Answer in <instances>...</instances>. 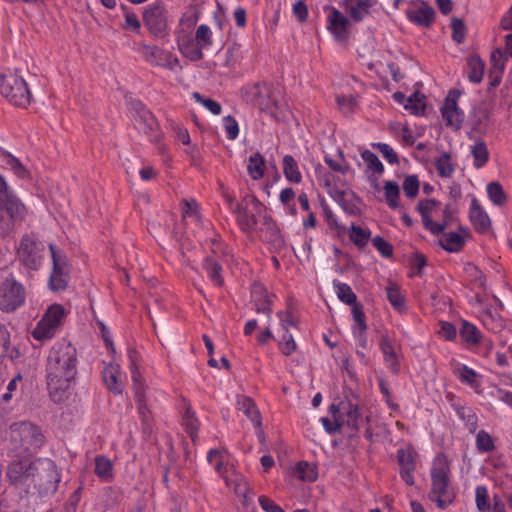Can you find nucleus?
I'll return each mask as SVG.
<instances>
[{"mask_svg":"<svg viewBox=\"0 0 512 512\" xmlns=\"http://www.w3.org/2000/svg\"><path fill=\"white\" fill-rule=\"evenodd\" d=\"M247 171L254 180H258L264 176L265 159L259 152H256L249 157Z\"/></svg>","mask_w":512,"mask_h":512,"instance_id":"37","label":"nucleus"},{"mask_svg":"<svg viewBox=\"0 0 512 512\" xmlns=\"http://www.w3.org/2000/svg\"><path fill=\"white\" fill-rule=\"evenodd\" d=\"M0 159L3 166L12 170L18 178L25 179L29 176L28 170L23 166L20 160L9 152H3L0 155Z\"/></svg>","mask_w":512,"mask_h":512,"instance_id":"33","label":"nucleus"},{"mask_svg":"<svg viewBox=\"0 0 512 512\" xmlns=\"http://www.w3.org/2000/svg\"><path fill=\"white\" fill-rule=\"evenodd\" d=\"M475 502L479 512H488L491 509L488 490L486 486H477L475 490Z\"/></svg>","mask_w":512,"mask_h":512,"instance_id":"51","label":"nucleus"},{"mask_svg":"<svg viewBox=\"0 0 512 512\" xmlns=\"http://www.w3.org/2000/svg\"><path fill=\"white\" fill-rule=\"evenodd\" d=\"M0 93L15 106L26 108L30 104L31 93L28 85L16 73L0 74Z\"/></svg>","mask_w":512,"mask_h":512,"instance_id":"5","label":"nucleus"},{"mask_svg":"<svg viewBox=\"0 0 512 512\" xmlns=\"http://www.w3.org/2000/svg\"><path fill=\"white\" fill-rule=\"evenodd\" d=\"M203 269L206 271L209 279L221 287L224 285V278L222 276V266L221 264L215 260L213 257H206L203 260Z\"/></svg>","mask_w":512,"mask_h":512,"instance_id":"30","label":"nucleus"},{"mask_svg":"<svg viewBox=\"0 0 512 512\" xmlns=\"http://www.w3.org/2000/svg\"><path fill=\"white\" fill-rule=\"evenodd\" d=\"M373 147L376 148L390 164H399L398 154L390 145L386 143H374Z\"/></svg>","mask_w":512,"mask_h":512,"instance_id":"56","label":"nucleus"},{"mask_svg":"<svg viewBox=\"0 0 512 512\" xmlns=\"http://www.w3.org/2000/svg\"><path fill=\"white\" fill-rule=\"evenodd\" d=\"M360 203V199L354 193L349 192V196H345L339 205L349 215L356 216L361 212Z\"/></svg>","mask_w":512,"mask_h":512,"instance_id":"47","label":"nucleus"},{"mask_svg":"<svg viewBox=\"0 0 512 512\" xmlns=\"http://www.w3.org/2000/svg\"><path fill=\"white\" fill-rule=\"evenodd\" d=\"M349 20L339 10L333 8L328 15L327 28L338 41L349 38Z\"/></svg>","mask_w":512,"mask_h":512,"instance_id":"21","label":"nucleus"},{"mask_svg":"<svg viewBox=\"0 0 512 512\" xmlns=\"http://www.w3.org/2000/svg\"><path fill=\"white\" fill-rule=\"evenodd\" d=\"M467 77L472 83H480L483 79L485 63L478 55H472L467 60Z\"/></svg>","mask_w":512,"mask_h":512,"instance_id":"31","label":"nucleus"},{"mask_svg":"<svg viewBox=\"0 0 512 512\" xmlns=\"http://www.w3.org/2000/svg\"><path fill=\"white\" fill-rule=\"evenodd\" d=\"M435 168L442 178H450L455 171V164L452 162V156L448 152H444L440 157L435 159Z\"/></svg>","mask_w":512,"mask_h":512,"instance_id":"38","label":"nucleus"},{"mask_svg":"<svg viewBox=\"0 0 512 512\" xmlns=\"http://www.w3.org/2000/svg\"><path fill=\"white\" fill-rule=\"evenodd\" d=\"M336 102L339 109L345 115L352 113L356 105V100L353 96L338 95Z\"/></svg>","mask_w":512,"mask_h":512,"instance_id":"61","label":"nucleus"},{"mask_svg":"<svg viewBox=\"0 0 512 512\" xmlns=\"http://www.w3.org/2000/svg\"><path fill=\"white\" fill-rule=\"evenodd\" d=\"M471 155L473 156V165L475 168H482L489 161L490 154L487 145L481 139H478L471 147Z\"/></svg>","mask_w":512,"mask_h":512,"instance_id":"34","label":"nucleus"},{"mask_svg":"<svg viewBox=\"0 0 512 512\" xmlns=\"http://www.w3.org/2000/svg\"><path fill=\"white\" fill-rule=\"evenodd\" d=\"M278 346L282 354L285 356H290L297 349V344L289 331H283L278 340Z\"/></svg>","mask_w":512,"mask_h":512,"instance_id":"49","label":"nucleus"},{"mask_svg":"<svg viewBox=\"0 0 512 512\" xmlns=\"http://www.w3.org/2000/svg\"><path fill=\"white\" fill-rule=\"evenodd\" d=\"M77 350L69 342H56L47 357L46 379L51 397L60 401L77 374Z\"/></svg>","mask_w":512,"mask_h":512,"instance_id":"1","label":"nucleus"},{"mask_svg":"<svg viewBox=\"0 0 512 512\" xmlns=\"http://www.w3.org/2000/svg\"><path fill=\"white\" fill-rule=\"evenodd\" d=\"M377 380H378L380 392L383 395L384 401L387 404V406L393 411H398L400 407L397 403H395L392 400V394L389 389V385H388L387 381L382 376H378Z\"/></svg>","mask_w":512,"mask_h":512,"instance_id":"52","label":"nucleus"},{"mask_svg":"<svg viewBox=\"0 0 512 512\" xmlns=\"http://www.w3.org/2000/svg\"><path fill=\"white\" fill-rule=\"evenodd\" d=\"M416 453L412 448H400L397 450V461L400 466V476L403 481L412 486L415 483L414 471L416 469Z\"/></svg>","mask_w":512,"mask_h":512,"instance_id":"19","label":"nucleus"},{"mask_svg":"<svg viewBox=\"0 0 512 512\" xmlns=\"http://www.w3.org/2000/svg\"><path fill=\"white\" fill-rule=\"evenodd\" d=\"M138 128L143 131L151 142L158 143L161 139L159 124L151 111L144 112V115L136 117Z\"/></svg>","mask_w":512,"mask_h":512,"instance_id":"25","label":"nucleus"},{"mask_svg":"<svg viewBox=\"0 0 512 512\" xmlns=\"http://www.w3.org/2000/svg\"><path fill=\"white\" fill-rule=\"evenodd\" d=\"M242 99L260 111L273 113L278 108V101L267 82H256L244 86L240 90Z\"/></svg>","mask_w":512,"mask_h":512,"instance_id":"7","label":"nucleus"},{"mask_svg":"<svg viewBox=\"0 0 512 512\" xmlns=\"http://www.w3.org/2000/svg\"><path fill=\"white\" fill-rule=\"evenodd\" d=\"M332 417L333 420H330L327 417H322L320 419L325 431L329 434L340 432L341 428L344 426V420L339 419L338 415Z\"/></svg>","mask_w":512,"mask_h":512,"instance_id":"60","label":"nucleus"},{"mask_svg":"<svg viewBox=\"0 0 512 512\" xmlns=\"http://www.w3.org/2000/svg\"><path fill=\"white\" fill-rule=\"evenodd\" d=\"M128 358L130 361L129 368L131 372V378L133 381V389L135 393V397L137 398L139 404H140V411L142 412V407L145 402V395H144V383L142 375L139 371L138 365H137V358H138V352L134 349L128 350Z\"/></svg>","mask_w":512,"mask_h":512,"instance_id":"22","label":"nucleus"},{"mask_svg":"<svg viewBox=\"0 0 512 512\" xmlns=\"http://www.w3.org/2000/svg\"><path fill=\"white\" fill-rule=\"evenodd\" d=\"M457 374L461 382L472 386L476 384L477 373L472 368H469L466 365H461L458 368Z\"/></svg>","mask_w":512,"mask_h":512,"instance_id":"62","label":"nucleus"},{"mask_svg":"<svg viewBox=\"0 0 512 512\" xmlns=\"http://www.w3.org/2000/svg\"><path fill=\"white\" fill-rule=\"evenodd\" d=\"M333 284L337 297L340 301L351 306L358 303L356 294L348 284L336 280L333 282Z\"/></svg>","mask_w":512,"mask_h":512,"instance_id":"40","label":"nucleus"},{"mask_svg":"<svg viewBox=\"0 0 512 512\" xmlns=\"http://www.w3.org/2000/svg\"><path fill=\"white\" fill-rule=\"evenodd\" d=\"M371 241L382 257L390 258L393 255V246L383 237L376 236Z\"/></svg>","mask_w":512,"mask_h":512,"instance_id":"58","label":"nucleus"},{"mask_svg":"<svg viewBox=\"0 0 512 512\" xmlns=\"http://www.w3.org/2000/svg\"><path fill=\"white\" fill-rule=\"evenodd\" d=\"M361 157L370 171H373L377 174H382L384 172V166L382 162L379 160L378 156L372 151L368 149L364 150L361 153Z\"/></svg>","mask_w":512,"mask_h":512,"instance_id":"50","label":"nucleus"},{"mask_svg":"<svg viewBox=\"0 0 512 512\" xmlns=\"http://www.w3.org/2000/svg\"><path fill=\"white\" fill-rule=\"evenodd\" d=\"M258 235L263 242L270 244L275 250H280L285 246V240L280 229L268 213H264L262 216L258 227Z\"/></svg>","mask_w":512,"mask_h":512,"instance_id":"17","label":"nucleus"},{"mask_svg":"<svg viewBox=\"0 0 512 512\" xmlns=\"http://www.w3.org/2000/svg\"><path fill=\"white\" fill-rule=\"evenodd\" d=\"M407 19L424 28L430 27L435 20V10L426 2L414 5L406 10Z\"/></svg>","mask_w":512,"mask_h":512,"instance_id":"20","label":"nucleus"},{"mask_svg":"<svg viewBox=\"0 0 512 512\" xmlns=\"http://www.w3.org/2000/svg\"><path fill=\"white\" fill-rule=\"evenodd\" d=\"M234 213L237 215V222L244 232H252L258 226L257 217L267 213V209L256 196L247 194L242 198L241 204H235Z\"/></svg>","mask_w":512,"mask_h":512,"instance_id":"8","label":"nucleus"},{"mask_svg":"<svg viewBox=\"0 0 512 512\" xmlns=\"http://www.w3.org/2000/svg\"><path fill=\"white\" fill-rule=\"evenodd\" d=\"M254 310L263 313L270 320L273 312L272 301L266 289L261 285H255L251 292Z\"/></svg>","mask_w":512,"mask_h":512,"instance_id":"24","label":"nucleus"},{"mask_svg":"<svg viewBox=\"0 0 512 512\" xmlns=\"http://www.w3.org/2000/svg\"><path fill=\"white\" fill-rule=\"evenodd\" d=\"M349 238L355 246L359 249H363L371 239V231L359 225L352 224L349 229Z\"/></svg>","mask_w":512,"mask_h":512,"instance_id":"36","label":"nucleus"},{"mask_svg":"<svg viewBox=\"0 0 512 512\" xmlns=\"http://www.w3.org/2000/svg\"><path fill=\"white\" fill-rule=\"evenodd\" d=\"M406 110L412 114L419 115L425 110V104L420 100L418 93L411 95L404 104Z\"/></svg>","mask_w":512,"mask_h":512,"instance_id":"59","label":"nucleus"},{"mask_svg":"<svg viewBox=\"0 0 512 512\" xmlns=\"http://www.w3.org/2000/svg\"><path fill=\"white\" fill-rule=\"evenodd\" d=\"M486 190L488 198L494 205L503 206L506 204L507 196L499 182H490Z\"/></svg>","mask_w":512,"mask_h":512,"instance_id":"42","label":"nucleus"},{"mask_svg":"<svg viewBox=\"0 0 512 512\" xmlns=\"http://www.w3.org/2000/svg\"><path fill=\"white\" fill-rule=\"evenodd\" d=\"M49 250L52 258L49 288L54 292L63 291L67 288L70 279V266L66 254L53 244H49Z\"/></svg>","mask_w":512,"mask_h":512,"instance_id":"11","label":"nucleus"},{"mask_svg":"<svg viewBox=\"0 0 512 512\" xmlns=\"http://www.w3.org/2000/svg\"><path fill=\"white\" fill-rule=\"evenodd\" d=\"M384 193L388 206L396 209L399 206L400 189L396 182L386 181L384 184Z\"/></svg>","mask_w":512,"mask_h":512,"instance_id":"44","label":"nucleus"},{"mask_svg":"<svg viewBox=\"0 0 512 512\" xmlns=\"http://www.w3.org/2000/svg\"><path fill=\"white\" fill-rule=\"evenodd\" d=\"M45 245L34 235L25 234L19 242L17 255L21 263L31 270H38L42 265Z\"/></svg>","mask_w":512,"mask_h":512,"instance_id":"12","label":"nucleus"},{"mask_svg":"<svg viewBox=\"0 0 512 512\" xmlns=\"http://www.w3.org/2000/svg\"><path fill=\"white\" fill-rule=\"evenodd\" d=\"M236 408L243 412V414L254 424L256 428L261 426L262 422L260 412L251 397L238 395L236 399Z\"/></svg>","mask_w":512,"mask_h":512,"instance_id":"26","label":"nucleus"},{"mask_svg":"<svg viewBox=\"0 0 512 512\" xmlns=\"http://www.w3.org/2000/svg\"><path fill=\"white\" fill-rule=\"evenodd\" d=\"M454 411L457 416L465 423L466 428L470 433H475L478 427V417L475 412L469 408L460 404H452Z\"/></svg>","mask_w":512,"mask_h":512,"instance_id":"29","label":"nucleus"},{"mask_svg":"<svg viewBox=\"0 0 512 512\" xmlns=\"http://www.w3.org/2000/svg\"><path fill=\"white\" fill-rule=\"evenodd\" d=\"M193 98L200 104H202L204 107H206L212 114L219 115L221 113V105L210 98H205L202 96L199 92L193 93Z\"/></svg>","mask_w":512,"mask_h":512,"instance_id":"57","label":"nucleus"},{"mask_svg":"<svg viewBox=\"0 0 512 512\" xmlns=\"http://www.w3.org/2000/svg\"><path fill=\"white\" fill-rule=\"evenodd\" d=\"M469 219L479 233H487L491 228V220L476 198L471 201Z\"/></svg>","mask_w":512,"mask_h":512,"instance_id":"23","label":"nucleus"},{"mask_svg":"<svg viewBox=\"0 0 512 512\" xmlns=\"http://www.w3.org/2000/svg\"><path fill=\"white\" fill-rule=\"evenodd\" d=\"M140 47V52L144 59L153 66H161L169 70H173L179 65L177 57L156 45L140 43Z\"/></svg>","mask_w":512,"mask_h":512,"instance_id":"16","label":"nucleus"},{"mask_svg":"<svg viewBox=\"0 0 512 512\" xmlns=\"http://www.w3.org/2000/svg\"><path fill=\"white\" fill-rule=\"evenodd\" d=\"M329 413L332 416L338 415L339 419L344 420V425L353 433L358 432L364 423L368 421V418L362 415L360 407L351 401H341L339 404H331L329 406Z\"/></svg>","mask_w":512,"mask_h":512,"instance_id":"15","label":"nucleus"},{"mask_svg":"<svg viewBox=\"0 0 512 512\" xmlns=\"http://www.w3.org/2000/svg\"><path fill=\"white\" fill-rule=\"evenodd\" d=\"M458 232H449L442 236L439 240L441 247L451 253L459 252L465 245V236L468 235L467 229L459 227Z\"/></svg>","mask_w":512,"mask_h":512,"instance_id":"27","label":"nucleus"},{"mask_svg":"<svg viewBox=\"0 0 512 512\" xmlns=\"http://www.w3.org/2000/svg\"><path fill=\"white\" fill-rule=\"evenodd\" d=\"M325 163L331 168V170L345 175L349 170V164L344 158V154L341 150L338 151L337 158H333L330 155H325Z\"/></svg>","mask_w":512,"mask_h":512,"instance_id":"45","label":"nucleus"},{"mask_svg":"<svg viewBox=\"0 0 512 512\" xmlns=\"http://www.w3.org/2000/svg\"><path fill=\"white\" fill-rule=\"evenodd\" d=\"M450 26L452 30V39L458 44L463 43L466 36V26L464 22L459 18H453Z\"/></svg>","mask_w":512,"mask_h":512,"instance_id":"53","label":"nucleus"},{"mask_svg":"<svg viewBox=\"0 0 512 512\" xmlns=\"http://www.w3.org/2000/svg\"><path fill=\"white\" fill-rule=\"evenodd\" d=\"M60 481L61 474L56 463L49 458H37L31 493H38L40 496L53 495L58 490Z\"/></svg>","mask_w":512,"mask_h":512,"instance_id":"4","label":"nucleus"},{"mask_svg":"<svg viewBox=\"0 0 512 512\" xmlns=\"http://www.w3.org/2000/svg\"><path fill=\"white\" fill-rule=\"evenodd\" d=\"M385 290L387 299L391 306L399 312L405 311V297L402 294L400 287L394 282H389Z\"/></svg>","mask_w":512,"mask_h":512,"instance_id":"32","label":"nucleus"},{"mask_svg":"<svg viewBox=\"0 0 512 512\" xmlns=\"http://www.w3.org/2000/svg\"><path fill=\"white\" fill-rule=\"evenodd\" d=\"M283 173L286 179L292 183H300L302 175L299 171L297 161L291 155H285L282 160Z\"/></svg>","mask_w":512,"mask_h":512,"instance_id":"35","label":"nucleus"},{"mask_svg":"<svg viewBox=\"0 0 512 512\" xmlns=\"http://www.w3.org/2000/svg\"><path fill=\"white\" fill-rule=\"evenodd\" d=\"M352 316L356 324L353 328H356L357 330L361 331H366V316L363 311V306L361 303H357L352 306Z\"/></svg>","mask_w":512,"mask_h":512,"instance_id":"55","label":"nucleus"},{"mask_svg":"<svg viewBox=\"0 0 512 512\" xmlns=\"http://www.w3.org/2000/svg\"><path fill=\"white\" fill-rule=\"evenodd\" d=\"M26 298L24 286L13 277L6 278L0 284V310L12 313L20 308Z\"/></svg>","mask_w":512,"mask_h":512,"instance_id":"13","label":"nucleus"},{"mask_svg":"<svg viewBox=\"0 0 512 512\" xmlns=\"http://www.w3.org/2000/svg\"><path fill=\"white\" fill-rule=\"evenodd\" d=\"M460 336L468 345H476L480 343L482 335L475 325L468 321H463L460 328Z\"/></svg>","mask_w":512,"mask_h":512,"instance_id":"39","label":"nucleus"},{"mask_svg":"<svg viewBox=\"0 0 512 512\" xmlns=\"http://www.w3.org/2000/svg\"><path fill=\"white\" fill-rule=\"evenodd\" d=\"M297 474L301 480L308 482H314L318 477L316 466L306 461L297 464Z\"/></svg>","mask_w":512,"mask_h":512,"instance_id":"48","label":"nucleus"},{"mask_svg":"<svg viewBox=\"0 0 512 512\" xmlns=\"http://www.w3.org/2000/svg\"><path fill=\"white\" fill-rule=\"evenodd\" d=\"M460 94L458 89H451L445 98L441 113L447 126L459 128L463 122V112H461L457 106V100Z\"/></svg>","mask_w":512,"mask_h":512,"instance_id":"18","label":"nucleus"},{"mask_svg":"<svg viewBox=\"0 0 512 512\" xmlns=\"http://www.w3.org/2000/svg\"><path fill=\"white\" fill-rule=\"evenodd\" d=\"M123 28L126 30H132L137 34L140 33L141 22L134 12H127L125 14V24L123 25Z\"/></svg>","mask_w":512,"mask_h":512,"instance_id":"64","label":"nucleus"},{"mask_svg":"<svg viewBox=\"0 0 512 512\" xmlns=\"http://www.w3.org/2000/svg\"><path fill=\"white\" fill-rule=\"evenodd\" d=\"M182 423L191 439L195 441L198 434L199 421L195 416V413L192 411L191 407H186L185 412L182 416Z\"/></svg>","mask_w":512,"mask_h":512,"instance_id":"41","label":"nucleus"},{"mask_svg":"<svg viewBox=\"0 0 512 512\" xmlns=\"http://www.w3.org/2000/svg\"><path fill=\"white\" fill-rule=\"evenodd\" d=\"M476 448L480 453H489L495 449L493 438L485 430H480L477 433Z\"/></svg>","mask_w":512,"mask_h":512,"instance_id":"46","label":"nucleus"},{"mask_svg":"<svg viewBox=\"0 0 512 512\" xmlns=\"http://www.w3.org/2000/svg\"><path fill=\"white\" fill-rule=\"evenodd\" d=\"M450 475L451 469L448 458L444 454H439L430 471L431 490L429 492V499L436 502L440 509H445L455 499Z\"/></svg>","mask_w":512,"mask_h":512,"instance_id":"2","label":"nucleus"},{"mask_svg":"<svg viewBox=\"0 0 512 512\" xmlns=\"http://www.w3.org/2000/svg\"><path fill=\"white\" fill-rule=\"evenodd\" d=\"M113 466L111 461L103 456H97L95 459V474L104 481H108L112 478Z\"/></svg>","mask_w":512,"mask_h":512,"instance_id":"43","label":"nucleus"},{"mask_svg":"<svg viewBox=\"0 0 512 512\" xmlns=\"http://www.w3.org/2000/svg\"><path fill=\"white\" fill-rule=\"evenodd\" d=\"M11 449L17 454L36 453L45 443L39 426L21 421L10 426Z\"/></svg>","mask_w":512,"mask_h":512,"instance_id":"3","label":"nucleus"},{"mask_svg":"<svg viewBox=\"0 0 512 512\" xmlns=\"http://www.w3.org/2000/svg\"><path fill=\"white\" fill-rule=\"evenodd\" d=\"M65 316L66 311L61 304L50 305L33 329V338L42 342L52 339L62 326Z\"/></svg>","mask_w":512,"mask_h":512,"instance_id":"9","label":"nucleus"},{"mask_svg":"<svg viewBox=\"0 0 512 512\" xmlns=\"http://www.w3.org/2000/svg\"><path fill=\"white\" fill-rule=\"evenodd\" d=\"M143 23L148 32L155 38L169 35L168 11L161 2L148 5L143 11Z\"/></svg>","mask_w":512,"mask_h":512,"instance_id":"10","label":"nucleus"},{"mask_svg":"<svg viewBox=\"0 0 512 512\" xmlns=\"http://www.w3.org/2000/svg\"><path fill=\"white\" fill-rule=\"evenodd\" d=\"M120 368L118 365L109 364L103 370V379L107 388L114 394H121L123 384L119 380Z\"/></svg>","mask_w":512,"mask_h":512,"instance_id":"28","label":"nucleus"},{"mask_svg":"<svg viewBox=\"0 0 512 512\" xmlns=\"http://www.w3.org/2000/svg\"><path fill=\"white\" fill-rule=\"evenodd\" d=\"M403 190L408 198H414L419 192V180L416 175H409L403 181Z\"/></svg>","mask_w":512,"mask_h":512,"instance_id":"54","label":"nucleus"},{"mask_svg":"<svg viewBox=\"0 0 512 512\" xmlns=\"http://www.w3.org/2000/svg\"><path fill=\"white\" fill-rule=\"evenodd\" d=\"M226 136L229 140H234L238 137L239 127L238 123L232 116H226L223 119Z\"/></svg>","mask_w":512,"mask_h":512,"instance_id":"63","label":"nucleus"},{"mask_svg":"<svg viewBox=\"0 0 512 512\" xmlns=\"http://www.w3.org/2000/svg\"><path fill=\"white\" fill-rule=\"evenodd\" d=\"M26 215V208L20 199L11 195L0 204V229L4 234H10L16 223L22 222Z\"/></svg>","mask_w":512,"mask_h":512,"instance_id":"14","label":"nucleus"},{"mask_svg":"<svg viewBox=\"0 0 512 512\" xmlns=\"http://www.w3.org/2000/svg\"><path fill=\"white\" fill-rule=\"evenodd\" d=\"M37 468V458L23 457L11 461L7 466L6 475L12 486L27 494L31 493L34 473Z\"/></svg>","mask_w":512,"mask_h":512,"instance_id":"6","label":"nucleus"}]
</instances>
